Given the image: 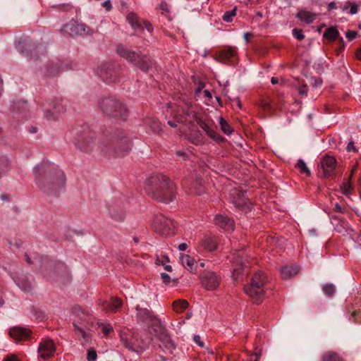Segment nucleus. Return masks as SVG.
I'll return each instance as SVG.
<instances>
[{
    "instance_id": "nucleus-1",
    "label": "nucleus",
    "mask_w": 361,
    "mask_h": 361,
    "mask_svg": "<svg viewBox=\"0 0 361 361\" xmlns=\"http://www.w3.org/2000/svg\"><path fill=\"white\" fill-rule=\"evenodd\" d=\"M38 187L44 191L56 192L63 187V172L54 164H43L33 169Z\"/></svg>"
},
{
    "instance_id": "nucleus-2",
    "label": "nucleus",
    "mask_w": 361,
    "mask_h": 361,
    "mask_svg": "<svg viewBox=\"0 0 361 361\" xmlns=\"http://www.w3.org/2000/svg\"><path fill=\"white\" fill-rule=\"evenodd\" d=\"M145 190L154 200L169 203L176 197L174 183L163 174H156L149 177L146 181Z\"/></svg>"
},
{
    "instance_id": "nucleus-3",
    "label": "nucleus",
    "mask_w": 361,
    "mask_h": 361,
    "mask_svg": "<svg viewBox=\"0 0 361 361\" xmlns=\"http://www.w3.org/2000/svg\"><path fill=\"white\" fill-rule=\"evenodd\" d=\"M266 276L261 271L257 272L250 282L245 286L244 291L255 303L261 302L265 297Z\"/></svg>"
},
{
    "instance_id": "nucleus-4",
    "label": "nucleus",
    "mask_w": 361,
    "mask_h": 361,
    "mask_svg": "<svg viewBox=\"0 0 361 361\" xmlns=\"http://www.w3.org/2000/svg\"><path fill=\"white\" fill-rule=\"evenodd\" d=\"M98 106L104 114L118 120H125L128 115L126 107L115 99H102L98 102Z\"/></svg>"
},
{
    "instance_id": "nucleus-5",
    "label": "nucleus",
    "mask_w": 361,
    "mask_h": 361,
    "mask_svg": "<svg viewBox=\"0 0 361 361\" xmlns=\"http://www.w3.org/2000/svg\"><path fill=\"white\" fill-rule=\"evenodd\" d=\"M116 51L121 57L128 60L130 63L138 66L143 71H147L151 66L150 60L140 53L133 51L121 45L117 47Z\"/></svg>"
},
{
    "instance_id": "nucleus-6",
    "label": "nucleus",
    "mask_w": 361,
    "mask_h": 361,
    "mask_svg": "<svg viewBox=\"0 0 361 361\" xmlns=\"http://www.w3.org/2000/svg\"><path fill=\"white\" fill-rule=\"evenodd\" d=\"M119 337L121 344L126 348L138 353L143 352L149 343V342L144 341L140 343L135 338L133 333L129 330H121Z\"/></svg>"
},
{
    "instance_id": "nucleus-7",
    "label": "nucleus",
    "mask_w": 361,
    "mask_h": 361,
    "mask_svg": "<svg viewBox=\"0 0 361 361\" xmlns=\"http://www.w3.org/2000/svg\"><path fill=\"white\" fill-rule=\"evenodd\" d=\"M151 331L159 340L161 343L159 346L163 348L164 351L171 353L175 349L173 342L159 319L154 320V326L152 328Z\"/></svg>"
},
{
    "instance_id": "nucleus-8",
    "label": "nucleus",
    "mask_w": 361,
    "mask_h": 361,
    "mask_svg": "<svg viewBox=\"0 0 361 361\" xmlns=\"http://www.w3.org/2000/svg\"><path fill=\"white\" fill-rule=\"evenodd\" d=\"M151 331L159 340L161 343L159 346L163 348L164 351L171 353L175 349L173 342L159 319L154 320V326L152 328Z\"/></svg>"
},
{
    "instance_id": "nucleus-9",
    "label": "nucleus",
    "mask_w": 361,
    "mask_h": 361,
    "mask_svg": "<svg viewBox=\"0 0 361 361\" xmlns=\"http://www.w3.org/2000/svg\"><path fill=\"white\" fill-rule=\"evenodd\" d=\"M232 256L233 262L235 266L233 269V278L234 280H237L243 272H247L245 269L247 268V264L249 263L248 255L243 246L240 249L235 250Z\"/></svg>"
},
{
    "instance_id": "nucleus-10",
    "label": "nucleus",
    "mask_w": 361,
    "mask_h": 361,
    "mask_svg": "<svg viewBox=\"0 0 361 361\" xmlns=\"http://www.w3.org/2000/svg\"><path fill=\"white\" fill-rule=\"evenodd\" d=\"M75 144L81 150L86 152H90L95 144V133L89 128H85L78 135Z\"/></svg>"
},
{
    "instance_id": "nucleus-11",
    "label": "nucleus",
    "mask_w": 361,
    "mask_h": 361,
    "mask_svg": "<svg viewBox=\"0 0 361 361\" xmlns=\"http://www.w3.org/2000/svg\"><path fill=\"white\" fill-rule=\"evenodd\" d=\"M153 228L162 235H169L174 233V222L161 214L155 215L153 220Z\"/></svg>"
},
{
    "instance_id": "nucleus-12",
    "label": "nucleus",
    "mask_w": 361,
    "mask_h": 361,
    "mask_svg": "<svg viewBox=\"0 0 361 361\" xmlns=\"http://www.w3.org/2000/svg\"><path fill=\"white\" fill-rule=\"evenodd\" d=\"M200 279L202 286L208 290H215L220 283V277L212 271H203Z\"/></svg>"
},
{
    "instance_id": "nucleus-13",
    "label": "nucleus",
    "mask_w": 361,
    "mask_h": 361,
    "mask_svg": "<svg viewBox=\"0 0 361 361\" xmlns=\"http://www.w3.org/2000/svg\"><path fill=\"white\" fill-rule=\"evenodd\" d=\"M55 345L51 340H44L39 343L38 348L39 356L41 358L47 359L54 355Z\"/></svg>"
},
{
    "instance_id": "nucleus-14",
    "label": "nucleus",
    "mask_w": 361,
    "mask_h": 361,
    "mask_svg": "<svg viewBox=\"0 0 361 361\" xmlns=\"http://www.w3.org/2000/svg\"><path fill=\"white\" fill-rule=\"evenodd\" d=\"M336 166V160L334 157L326 155L321 161V168L323 176L328 178L333 173Z\"/></svg>"
},
{
    "instance_id": "nucleus-15",
    "label": "nucleus",
    "mask_w": 361,
    "mask_h": 361,
    "mask_svg": "<svg viewBox=\"0 0 361 361\" xmlns=\"http://www.w3.org/2000/svg\"><path fill=\"white\" fill-rule=\"evenodd\" d=\"M214 224L227 231H233L234 230V221L228 216L217 214L214 217Z\"/></svg>"
},
{
    "instance_id": "nucleus-16",
    "label": "nucleus",
    "mask_w": 361,
    "mask_h": 361,
    "mask_svg": "<svg viewBox=\"0 0 361 361\" xmlns=\"http://www.w3.org/2000/svg\"><path fill=\"white\" fill-rule=\"evenodd\" d=\"M137 316L144 322L151 326V329L154 326V320L158 319L153 314L145 308H136Z\"/></svg>"
},
{
    "instance_id": "nucleus-17",
    "label": "nucleus",
    "mask_w": 361,
    "mask_h": 361,
    "mask_svg": "<svg viewBox=\"0 0 361 361\" xmlns=\"http://www.w3.org/2000/svg\"><path fill=\"white\" fill-rule=\"evenodd\" d=\"M123 305V301L116 297H112L109 301H103L101 306L106 312H116Z\"/></svg>"
},
{
    "instance_id": "nucleus-18",
    "label": "nucleus",
    "mask_w": 361,
    "mask_h": 361,
    "mask_svg": "<svg viewBox=\"0 0 361 361\" xmlns=\"http://www.w3.org/2000/svg\"><path fill=\"white\" fill-rule=\"evenodd\" d=\"M87 27L84 23H78L76 22H71L66 24L63 30L65 32L71 31V35H82L86 32Z\"/></svg>"
},
{
    "instance_id": "nucleus-19",
    "label": "nucleus",
    "mask_w": 361,
    "mask_h": 361,
    "mask_svg": "<svg viewBox=\"0 0 361 361\" xmlns=\"http://www.w3.org/2000/svg\"><path fill=\"white\" fill-rule=\"evenodd\" d=\"M236 54V49L232 47H228L216 54V59L221 63H227L229 59Z\"/></svg>"
},
{
    "instance_id": "nucleus-20",
    "label": "nucleus",
    "mask_w": 361,
    "mask_h": 361,
    "mask_svg": "<svg viewBox=\"0 0 361 361\" xmlns=\"http://www.w3.org/2000/svg\"><path fill=\"white\" fill-rule=\"evenodd\" d=\"M199 126L206 133V134L217 142H221L224 140V137H222L219 134H218L212 126H210L208 123L202 120H200L198 121Z\"/></svg>"
},
{
    "instance_id": "nucleus-21",
    "label": "nucleus",
    "mask_w": 361,
    "mask_h": 361,
    "mask_svg": "<svg viewBox=\"0 0 361 361\" xmlns=\"http://www.w3.org/2000/svg\"><path fill=\"white\" fill-rule=\"evenodd\" d=\"M180 261L185 269L190 272L196 271V262L194 258L188 255L180 254Z\"/></svg>"
},
{
    "instance_id": "nucleus-22",
    "label": "nucleus",
    "mask_w": 361,
    "mask_h": 361,
    "mask_svg": "<svg viewBox=\"0 0 361 361\" xmlns=\"http://www.w3.org/2000/svg\"><path fill=\"white\" fill-rule=\"evenodd\" d=\"M30 331L21 327H14L9 331L10 336L16 340H23L30 337Z\"/></svg>"
},
{
    "instance_id": "nucleus-23",
    "label": "nucleus",
    "mask_w": 361,
    "mask_h": 361,
    "mask_svg": "<svg viewBox=\"0 0 361 361\" xmlns=\"http://www.w3.org/2000/svg\"><path fill=\"white\" fill-rule=\"evenodd\" d=\"M201 245L207 251H214L217 248V240L214 236L205 235L202 241Z\"/></svg>"
},
{
    "instance_id": "nucleus-24",
    "label": "nucleus",
    "mask_w": 361,
    "mask_h": 361,
    "mask_svg": "<svg viewBox=\"0 0 361 361\" xmlns=\"http://www.w3.org/2000/svg\"><path fill=\"white\" fill-rule=\"evenodd\" d=\"M317 14L304 10L298 12L296 18L306 23H312L317 18Z\"/></svg>"
},
{
    "instance_id": "nucleus-25",
    "label": "nucleus",
    "mask_w": 361,
    "mask_h": 361,
    "mask_svg": "<svg viewBox=\"0 0 361 361\" xmlns=\"http://www.w3.org/2000/svg\"><path fill=\"white\" fill-rule=\"evenodd\" d=\"M298 272V267L296 265L285 266L281 269V274L283 279L287 280L296 275Z\"/></svg>"
},
{
    "instance_id": "nucleus-26",
    "label": "nucleus",
    "mask_w": 361,
    "mask_h": 361,
    "mask_svg": "<svg viewBox=\"0 0 361 361\" xmlns=\"http://www.w3.org/2000/svg\"><path fill=\"white\" fill-rule=\"evenodd\" d=\"M146 124L149 126L150 129L154 133L157 135H161L163 132L162 125L161 123L157 119L154 118H149L146 121Z\"/></svg>"
},
{
    "instance_id": "nucleus-27",
    "label": "nucleus",
    "mask_w": 361,
    "mask_h": 361,
    "mask_svg": "<svg viewBox=\"0 0 361 361\" xmlns=\"http://www.w3.org/2000/svg\"><path fill=\"white\" fill-rule=\"evenodd\" d=\"M127 20L134 30H142V23L135 13H129L127 15Z\"/></svg>"
},
{
    "instance_id": "nucleus-28",
    "label": "nucleus",
    "mask_w": 361,
    "mask_h": 361,
    "mask_svg": "<svg viewBox=\"0 0 361 361\" xmlns=\"http://www.w3.org/2000/svg\"><path fill=\"white\" fill-rule=\"evenodd\" d=\"M188 307V302L185 300H177L173 303V309L177 313L183 312Z\"/></svg>"
},
{
    "instance_id": "nucleus-29",
    "label": "nucleus",
    "mask_w": 361,
    "mask_h": 361,
    "mask_svg": "<svg viewBox=\"0 0 361 361\" xmlns=\"http://www.w3.org/2000/svg\"><path fill=\"white\" fill-rule=\"evenodd\" d=\"M322 361H343L338 353L333 351H328L322 356Z\"/></svg>"
},
{
    "instance_id": "nucleus-30",
    "label": "nucleus",
    "mask_w": 361,
    "mask_h": 361,
    "mask_svg": "<svg viewBox=\"0 0 361 361\" xmlns=\"http://www.w3.org/2000/svg\"><path fill=\"white\" fill-rule=\"evenodd\" d=\"M338 35L339 32L335 27H329L324 33V37L331 41L335 40Z\"/></svg>"
},
{
    "instance_id": "nucleus-31",
    "label": "nucleus",
    "mask_w": 361,
    "mask_h": 361,
    "mask_svg": "<svg viewBox=\"0 0 361 361\" xmlns=\"http://www.w3.org/2000/svg\"><path fill=\"white\" fill-rule=\"evenodd\" d=\"M219 125L221 130L226 135H230L233 132L232 128L229 126L226 121L222 117L219 118Z\"/></svg>"
},
{
    "instance_id": "nucleus-32",
    "label": "nucleus",
    "mask_w": 361,
    "mask_h": 361,
    "mask_svg": "<svg viewBox=\"0 0 361 361\" xmlns=\"http://www.w3.org/2000/svg\"><path fill=\"white\" fill-rule=\"evenodd\" d=\"M341 190L345 195H349L350 191L353 190V185L350 181V177L344 181L341 185Z\"/></svg>"
},
{
    "instance_id": "nucleus-33",
    "label": "nucleus",
    "mask_w": 361,
    "mask_h": 361,
    "mask_svg": "<svg viewBox=\"0 0 361 361\" xmlns=\"http://www.w3.org/2000/svg\"><path fill=\"white\" fill-rule=\"evenodd\" d=\"M11 168V164L7 158L0 159V176L7 172Z\"/></svg>"
},
{
    "instance_id": "nucleus-34",
    "label": "nucleus",
    "mask_w": 361,
    "mask_h": 361,
    "mask_svg": "<svg viewBox=\"0 0 361 361\" xmlns=\"http://www.w3.org/2000/svg\"><path fill=\"white\" fill-rule=\"evenodd\" d=\"M75 326V334L78 335V336H81L82 338H83V340L87 343L90 341V336L89 334H87L84 329L80 328L79 326H78L77 325H74Z\"/></svg>"
},
{
    "instance_id": "nucleus-35",
    "label": "nucleus",
    "mask_w": 361,
    "mask_h": 361,
    "mask_svg": "<svg viewBox=\"0 0 361 361\" xmlns=\"http://www.w3.org/2000/svg\"><path fill=\"white\" fill-rule=\"evenodd\" d=\"M50 109L53 110L56 114L59 116L61 112L63 110V106L61 104V102L59 100L52 101L50 104Z\"/></svg>"
},
{
    "instance_id": "nucleus-36",
    "label": "nucleus",
    "mask_w": 361,
    "mask_h": 361,
    "mask_svg": "<svg viewBox=\"0 0 361 361\" xmlns=\"http://www.w3.org/2000/svg\"><path fill=\"white\" fill-rule=\"evenodd\" d=\"M297 167L299 169L300 173H305L307 176H310V171L307 167L306 164L302 159L298 160Z\"/></svg>"
},
{
    "instance_id": "nucleus-37",
    "label": "nucleus",
    "mask_w": 361,
    "mask_h": 361,
    "mask_svg": "<svg viewBox=\"0 0 361 361\" xmlns=\"http://www.w3.org/2000/svg\"><path fill=\"white\" fill-rule=\"evenodd\" d=\"M122 143V149L116 151V153L118 154V155H123V152H128L130 149V143L128 139L126 137H124L121 140Z\"/></svg>"
},
{
    "instance_id": "nucleus-38",
    "label": "nucleus",
    "mask_w": 361,
    "mask_h": 361,
    "mask_svg": "<svg viewBox=\"0 0 361 361\" xmlns=\"http://www.w3.org/2000/svg\"><path fill=\"white\" fill-rule=\"evenodd\" d=\"M236 15V7L233 9L226 11L222 18L226 22H231L233 20V18Z\"/></svg>"
},
{
    "instance_id": "nucleus-39",
    "label": "nucleus",
    "mask_w": 361,
    "mask_h": 361,
    "mask_svg": "<svg viewBox=\"0 0 361 361\" xmlns=\"http://www.w3.org/2000/svg\"><path fill=\"white\" fill-rule=\"evenodd\" d=\"M322 290L324 293L327 295H332L336 291V288L334 285L331 283L325 284L322 286Z\"/></svg>"
},
{
    "instance_id": "nucleus-40",
    "label": "nucleus",
    "mask_w": 361,
    "mask_h": 361,
    "mask_svg": "<svg viewBox=\"0 0 361 361\" xmlns=\"http://www.w3.org/2000/svg\"><path fill=\"white\" fill-rule=\"evenodd\" d=\"M59 115L54 112L51 109H48L44 111V117L47 120H57L59 118Z\"/></svg>"
},
{
    "instance_id": "nucleus-41",
    "label": "nucleus",
    "mask_w": 361,
    "mask_h": 361,
    "mask_svg": "<svg viewBox=\"0 0 361 361\" xmlns=\"http://www.w3.org/2000/svg\"><path fill=\"white\" fill-rule=\"evenodd\" d=\"M310 82L312 87H317L322 85V80L320 78H311Z\"/></svg>"
},
{
    "instance_id": "nucleus-42",
    "label": "nucleus",
    "mask_w": 361,
    "mask_h": 361,
    "mask_svg": "<svg viewBox=\"0 0 361 361\" xmlns=\"http://www.w3.org/2000/svg\"><path fill=\"white\" fill-rule=\"evenodd\" d=\"M293 35L298 40H302L305 37L302 30L298 28H295L293 30Z\"/></svg>"
},
{
    "instance_id": "nucleus-43",
    "label": "nucleus",
    "mask_w": 361,
    "mask_h": 361,
    "mask_svg": "<svg viewBox=\"0 0 361 361\" xmlns=\"http://www.w3.org/2000/svg\"><path fill=\"white\" fill-rule=\"evenodd\" d=\"M97 355L95 350H89L87 355V360L88 361H94L97 359Z\"/></svg>"
},
{
    "instance_id": "nucleus-44",
    "label": "nucleus",
    "mask_w": 361,
    "mask_h": 361,
    "mask_svg": "<svg viewBox=\"0 0 361 361\" xmlns=\"http://www.w3.org/2000/svg\"><path fill=\"white\" fill-rule=\"evenodd\" d=\"M161 278L162 279V281L164 284L169 285L171 282V277L169 274L166 273H161Z\"/></svg>"
},
{
    "instance_id": "nucleus-45",
    "label": "nucleus",
    "mask_w": 361,
    "mask_h": 361,
    "mask_svg": "<svg viewBox=\"0 0 361 361\" xmlns=\"http://www.w3.org/2000/svg\"><path fill=\"white\" fill-rule=\"evenodd\" d=\"M113 331V327L109 325V324H107V325H105L103 328H102V332L104 334H105L106 336H109V334L111 332Z\"/></svg>"
},
{
    "instance_id": "nucleus-46",
    "label": "nucleus",
    "mask_w": 361,
    "mask_h": 361,
    "mask_svg": "<svg viewBox=\"0 0 361 361\" xmlns=\"http://www.w3.org/2000/svg\"><path fill=\"white\" fill-rule=\"evenodd\" d=\"M357 32L353 31V30H348L345 35L346 37L349 40H353V39H355L357 37Z\"/></svg>"
},
{
    "instance_id": "nucleus-47",
    "label": "nucleus",
    "mask_w": 361,
    "mask_h": 361,
    "mask_svg": "<svg viewBox=\"0 0 361 361\" xmlns=\"http://www.w3.org/2000/svg\"><path fill=\"white\" fill-rule=\"evenodd\" d=\"M98 74L99 75V77H101L103 80H108L109 79L107 72L103 68H101L100 72L98 73Z\"/></svg>"
},
{
    "instance_id": "nucleus-48",
    "label": "nucleus",
    "mask_w": 361,
    "mask_h": 361,
    "mask_svg": "<svg viewBox=\"0 0 361 361\" xmlns=\"http://www.w3.org/2000/svg\"><path fill=\"white\" fill-rule=\"evenodd\" d=\"M338 42H339V46H338V48L336 49L337 54H338L340 52H341L344 49V47H345L344 40H343V37H341L339 39Z\"/></svg>"
},
{
    "instance_id": "nucleus-49",
    "label": "nucleus",
    "mask_w": 361,
    "mask_h": 361,
    "mask_svg": "<svg viewBox=\"0 0 361 361\" xmlns=\"http://www.w3.org/2000/svg\"><path fill=\"white\" fill-rule=\"evenodd\" d=\"M193 340L195 343H197L200 347L202 348L204 346V343L201 340V337L199 335H195L193 338Z\"/></svg>"
},
{
    "instance_id": "nucleus-50",
    "label": "nucleus",
    "mask_w": 361,
    "mask_h": 361,
    "mask_svg": "<svg viewBox=\"0 0 361 361\" xmlns=\"http://www.w3.org/2000/svg\"><path fill=\"white\" fill-rule=\"evenodd\" d=\"M233 203L237 207H243L246 204V200L245 199H242L240 200H233Z\"/></svg>"
},
{
    "instance_id": "nucleus-51",
    "label": "nucleus",
    "mask_w": 361,
    "mask_h": 361,
    "mask_svg": "<svg viewBox=\"0 0 361 361\" xmlns=\"http://www.w3.org/2000/svg\"><path fill=\"white\" fill-rule=\"evenodd\" d=\"M102 6L106 8L107 11H109L112 6L110 0H106L102 4Z\"/></svg>"
},
{
    "instance_id": "nucleus-52",
    "label": "nucleus",
    "mask_w": 361,
    "mask_h": 361,
    "mask_svg": "<svg viewBox=\"0 0 361 361\" xmlns=\"http://www.w3.org/2000/svg\"><path fill=\"white\" fill-rule=\"evenodd\" d=\"M350 13L352 15H354L357 13V5L356 4L353 3L350 4Z\"/></svg>"
},
{
    "instance_id": "nucleus-53",
    "label": "nucleus",
    "mask_w": 361,
    "mask_h": 361,
    "mask_svg": "<svg viewBox=\"0 0 361 361\" xmlns=\"http://www.w3.org/2000/svg\"><path fill=\"white\" fill-rule=\"evenodd\" d=\"M346 149L348 152H351V151L356 152L357 151L355 147L354 146V142L353 141H350L348 143V145L346 147Z\"/></svg>"
},
{
    "instance_id": "nucleus-54",
    "label": "nucleus",
    "mask_w": 361,
    "mask_h": 361,
    "mask_svg": "<svg viewBox=\"0 0 361 361\" xmlns=\"http://www.w3.org/2000/svg\"><path fill=\"white\" fill-rule=\"evenodd\" d=\"M169 262V257H164L163 260H161L159 259H157L156 264H159V265L161 264V265L164 266L165 265V262Z\"/></svg>"
},
{
    "instance_id": "nucleus-55",
    "label": "nucleus",
    "mask_w": 361,
    "mask_h": 361,
    "mask_svg": "<svg viewBox=\"0 0 361 361\" xmlns=\"http://www.w3.org/2000/svg\"><path fill=\"white\" fill-rule=\"evenodd\" d=\"M299 92L302 95H306L307 93V85H302L299 88Z\"/></svg>"
},
{
    "instance_id": "nucleus-56",
    "label": "nucleus",
    "mask_w": 361,
    "mask_h": 361,
    "mask_svg": "<svg viewBox=\"0 0 361 361\" xmlns=\"http://www.w3.org/2000/svg\"><path fill=\"white\" fill-rule=\"evenodd\" d=\"M143 24L145 25V27L148 32H152L153 31V27L150 23L147 21H143Z\"/></svg>"
},
{
    "instance_id": "nucleus-57",
    "label": "nucleus",
    "mask_w": 361,
    "mask_h": 361,
    "mask_svg": "<svg viewBox=\"0 0 361 361\" xmlns=\"http://www.w3.org/2000/svg\"><path fill=\"white\" fill-rule=\"evenodd\" d=\"M176 154L178 157H182L183 160H186L188 158V154L182 151H176Z\"/></svg>"
},
{
    "instance_id": "nucleus-58",
    "label": "nucleus",
    "mask_w": 361,
    "mask_h": 361,
    "mask_svg": "<svg viewBox=\"0 0 361 361\" xmlns=\"http://www.w3.org/2000/svg\"><path fill=\"white\" fill-rule=\"evenodd\" d=\"M18 285L19 286V287L23 289L24 291H29L31 290V285L29 283V284H27L25 286H23V285H20V283H18Z\"/></svg>"
},
{
    "instance_id": "nucleus-59",
    "label": "nucleus",
    "mask_w": 361,
    "mask_h": 361,
    "mask_svg": "<svg viewBox=\"0 0 361 361\" xmlns=\"http://www.w3.org/2000/svg\"><path fill=\"white\" fill-rule=\"evenodd\" d=\"M176 122H183V121L181 119H178L177 118V121H168V124L172 127V128H175L177 126V124H176Z\"/></svg>"
},
{
    "instance_id": "nucleus-60",
    "label": "nucleus",
    "mask_w": 361,
    "mask_h": 361,
    "mask_svg": "<svg viewBox=\"0 0 361 361\" xmlns=\"http://www.w3.org/2000/svg\"><path fill=\"white\" fill-rule=\"evenodd\" d=\"M188 248V245L185 243H180L178 245V250L180 251H184Z\"/></svg>"
},
{
    "instance_id": "nucleus-61",
    "label": "nucleus",
    "mask_w": 361,
    "mask_h": 361,
    "mask_svg": "<svg viewBox=\"0 0 361 361\" xmlns=\"http://www.w3.org/2000/svg\"><path fill=\"white\" fill-rule=\"evenodd\" d=\"M250 36H252V34L250 32H245L244 34L243 37L247 43L249 42Z\"/></svg>"
},
{
    "instance_id": "nucleus-62",
    "label": "nucleus",
    "mask_w": 361,
    "mask_h": 361,
    "mask_svg": "<svg viewBox=\"0 0 361 361\" xmlns=\"http://www.w3.org/2000/svg\"><path fill=\"white\" fill-rule=\"evenodd\" d=\"M259 360V355L257 353H255L254 355H251V358L250 361H258Z\"/></svg>"
},
{
    "instance_id": "nucleus-63",
    "label": "nucleus",
    "mask_w": 361,
    "mask_h": 361,
    "mask_svg": "<svg viewBox=\"0 0 361 361\" xmlns=\"http://www.w3.org/2000/svg\"><path fill=\"white\" fill-rule=\"evenodd\" d=\"M5 361H18V359L16 356L12 355L11 357H7Z\"/></svg>"
},
{
    "instance_id": "nucleus-64",
    "label": "nucleus",
    "mask_w": 361,
    "mask_h": 361,
    "mask_svg": "<svg viewBox=\"0 0 361 361\" xmlns=\"http://www.w3.org/2000/svg\"><path fill=\"white\" fill-rule=\"evenodd\" d=\"M356 56L359 60L361 61V47L357 50Z\"/></svg>"
}]
</instances>
